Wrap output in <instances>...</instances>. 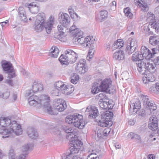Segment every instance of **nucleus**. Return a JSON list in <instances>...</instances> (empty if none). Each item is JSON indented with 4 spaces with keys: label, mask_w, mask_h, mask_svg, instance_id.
<instances>
[{
    "label": "nucleus",
    "mask_w": 159,
    "mask_h": 159,
    "mask_svg": "<svg viewBox=\"0 0 159 159\" xmlns=\"http://www.w3.org/2000/svg\"><path fill=\"white\" fill-rule=\"evenodd\" d=\"M59 20L60 25L57 26L60 34L57 38L62 42L67 40L66 36L70 34V16L66 13L60 12L59 14Z\"/></svg>",
    "instance_id": "nucleus-1"
},
{
    "label": "nucleus",
    "mask_w": 159,
    "mask_h": 159,
    "mask_svg": "<svg viewBox=\"0 0 159 159\" xmlns=\"http://www.w3.org/2000/svg\"><path fill=\"white\" fill-rule=\"evenodd\" d=\"M28 100L30 106L38 108L43 107L45 108L48 113L54 115L53 109L49 103L50 99L48 95L43 94L39 97L33 95L29 97Z\"/></svg>",
    "instance_id": "nucleus-2"
},
{
    "label": "nucleus",
    "mask_w": 159,
    "mask_h": 159,
    "mask_svg": "<svg viewBox=\"0 0 159 159\" xmlns=\"http://www.w3.org/2000/svg\"><path fill=\"white\" fill-rule=\"evenodd\" d=\"M136 66L139 72L142 75L145 74L146 70L152 74L155 72L157 69L156 65L153 62L146 59L137 61Z\"/></svg>",
    "instance_id": "nucleus-3"
},
{
    "label": "nucleus",
    "mask_w": 159,
    "mask_h": 159,
    "mask_svg": "<svg viewBox=\"0 0 159 159\" xmlns=\"http://www.w3.org/2000/svg\"><path fill=\"white\" fill-rule=\"evenodd\" d=\"M21 127V125L17 123L16 121H12L10 129H0V133L2 134L3 135V138H7L10 134L12 136L15 135H19L22 133Z\"/></svg>",
    "instance_id": "nucleus-4"
},
{
    "label": "nucleus",
    "mask_w": 159,
    "mask_h": 159,
    "mask_svg": "<svg viewBox=\"0 0 159 159\" xmlns=\"http://www.w3.org/2000/svg\"><path fill=\"white\" fill-rule=\"evenodd\" d=\"M113 115V113L111 112L106 111L103 113L101 115V119L98 120L96 119L98 125L102 127H106L111 125V120Z\"/></svg>",
    "instance_id": "nucleus-5"
},
{
    "label": "nucleus",
    "mask_w": 159,
    "mask_h": 159,
    "mask_svg": "<svg viewBox=\"0 0 159 159\" xmlns=\"http://www.w3.org/2000/svg\"><path fill=\"white\" fill-rule=\"evenodd\" d=\"M70 121L74 126L80 129L84 128L86 124L83 120V116L79 114L70 115Z\"/></svg>",
    "instance_id": "nucleus-6"
},
{
    "label": "nucleus",
    "mask_w": 159,
    "mask_h": 159,
    "mask_svg": "<svg viewBox=\"0 0 159 159\" xmlns=\"http://www.w3.org/2000/svg\"><path fill=\"white\" fill-rule=\"evenodd\" d=\"M112 81L110 79H105L101 81L99 85L101 92H105L111 93L115 91L111 85Z\"/></svg>",
    "instance_id": "nucleus-7"
},
{
    "label": "nucleus",
    "mask_w": 159,
    "mask_h": 159,
    "mask_svg": "<svg viewBox=\"0 0 159 159\" xmlns=\"http://www.w3.org/2000/svg\"><path fill=\"white\" fill-rule=\"evenodd\" d=\"M137 47V42L135 39H128L127 41V46L125 50L126 53L129 55L132 54L136 51Z\"/></svg>",
    "instance_id": "nucleus-8"
},
{
    "label": "nucleus",
    "mask_w": 159,
    "mask_h": 159,
    "mask_svg": "<svg viewBox=\"0 0 159 159\" xmlns=\"http://www.w3.org/2000/svg\"><path fill=\"white\" fill-rule=\"evenodd\" d=\"M12 65L9 62L3 61L2 62V66L3 70L8 72V78H13L15 76V72L12 66Z\"/></svg>",
    "instance_id": "nucleus-9"
},
{
    "label": "nucleus",
    "mask_w": 159,
    "mask_h": 159,
    "mask_svg": "<svg viewBox=\"0 0 159 159\" xmlns=\"http://www.w3.org/2000/svg\"><path fill=\"white\" fill-rule=\"evenodd\" d=\"M54 85L56 89L64 94L68 95L70 94L69 86L64 82L58 81L54 83Z\"/></svg>",
    "instance_id": "nucleus-10"
},
{
    "label": "nucleus",
    "mask_w": 159,
    "mask_h": 159,
    "mask_svg": "<svg viewBox=\"0 0 159 159\" xmlns=\"http://www.w3.org/2000/svg\"><path fill=\"white\" fill-rule=\"evenodd\" d=\"M141 97L143 101V106L145 108L149 109L150 111L152 110L153 111L156 110L157 107L156 104L153 101L149 100L148 96L142 95Z\"/></svg>",
    "instance_id": "nucleus-11"
},
{
    "label": "nucleus",
    "mask_w": 159,
    "mask_h": 159,
    "mask_svg": "<svg viewBox=\"0 0 159 159\" xmlns=\"http://www.w3.org/2000/svg\"><path fill=\"white\" fill-rule=\"evenodd\" d=\"M88 69V66L86 64V60L83 59H81L79 60L75 67L76 71L81 74L86 72Z\"/></svg>",
    "instance_id": "nucleus-12"
},
{
    "label": "nucleus",
    "mask_w": 159,
    "mask_h": 159,
    "mask_svg": "<svg viewBox=\"0 0 159 159\" xmlns=\"http://www.w3.org/2000/svg\"><path fill=\"white\" fill-rule=\"evenodd\" d=\"M151 16H149L148 19L150 20V22L148 25V30L150 31L151 29H153L155 32H158L159 31V25L158 22H157L155 19L154 14H152Z\"/></svg>",
    "instance_id": "nucleus-13"
},
{
    "label": "nucleus",
    "mask_w": 159,
    "mask_h": 159,
    "mask_svg": "<svg viewBox=\"0 0 159 159\" xmlns=\"http://www.w3.org/2000/svg\"><path fill=\"white\" fill-rule=\"evenodd\" d=\"M82 144L80 141L70 142V155L78 153L79 151L80 148L81 147Z\"/></svg>",
    "instance_id": "nucleus-14"
},
{
    "label": "nucleus",
    "mask_w": 159,
    "mask_h": 159,
    "mask_svg": "<svg viewBox=\"0 0 159 159\" xmlns=\"http://www.w3.org/2000/svg\"><path fill=\"white\" fill-rule=\"evenodd\" d=\"M158 121L155 116H152L150 117L149 121L148 127L152 131H155L158 128Z\"/></svg>",
    "instance_id": "nucleus-15"
},
{
    "label": "nucleus",
    "mask_w": 159,
    "mask_h": 159,
    "mask_svg": "<svg viewBox=\"0 0 159 159\" xmlns=\"http://www.w3.org/2000/svg\"><path fill=\"white\" fill-rule=\"evenodd\" d=\"M54 17L50 16L47 22L43 24L44 28L45 29L46 32L48 34H49L52 30V28L54 24Z\"/></svg>",
    "instance_id": "nucleus-16"
},
{
    "label": "nucleus",
    "mask_w": 159,
    "mask_h": 159,
    "mask_svg": "<svg viewBox=\"0 0 159 159\" xmlns=\"http://www.w3.org/2000/svg\"><path fill=\"white\" fill-rule=\"evenodd\" d=\"M55 105L56 109L60 112L62 111L66 108V103L61 99H57Z\"/></svg>",
    "instance_id": "nucleus-17"
},
{
    "label": "nucleus",
    "mask_w": 159,
    "mask_h": 159,
    "mask_svg": "<svg viewBox=\"0 0 159 159\" xmlns=\"http://www.w3.org/2000/svg\"><path fill=\"white\" fill-rule=\"evenodd\" d=\"M68 50L65 52V55H61L59 58V60L62 65H68L69 63V56L68 55L69 53Z\"/></svg>",
    "instance_id": "nucleus-18"
},
{
    "label": "nucleus",
    "mask_w": 159,
    "mask_h": 159,
    "mask_svg": "<svg viewBox=\"0 0 159 159\" xmlns=\"http://www.w3.org/2000/svg\"><path fill=\"white\" fill-rule=\"evenodd\" d=\"M86 112H89V116L96 118L98 114V110L94 107L88 106L86 108Z\"/></svg>",
    "instance_id": "nucleus-19"
},
{
    "label": "nucleus",
    "mask_w": 159,
    "mask_h": 159,
    "mask_svg": "<svg viewBox=\"0 0 159 159\" xmlns=\"http://www.w3.org/2000/svg\"><path fill=\"white\" fill-rule=\"evenodd\" d=\"M25 6L28 8L29 11L33 14L37 13L39 11V7L37 5L35 2H33L28 5H25Z\"/></svg>",
    "instance_id": "nucleus-20"
},
{
    "label": "nucleus",
    "mask_w": 159,
    "mask_h": 159,
    "mask_svg": "<svg viewBox=\"0 0 159 159\" xmlns=\"http://www.w3.org/2000/svg\"><path fill=\"white\" fill-rule=\"evenodd\" d=\"M18 15L20 19L22 21L26 22L27 20L25 11L24 8L22 7H20L18 9Z\"/></svg>",
    "instance_id": "nucleus-21"
},
{
    "label": "nucleus",
    "mask_w": 159,
    "mask_h": 159,
    "mask_svg": "<svg viewBox=\"0 0 159 159\" xmlns=\"http://www.w3.org/2000/svg\"><path fill=\"white\" fill-rule=\"evenodd\" d=\"M135 5L137 7H141V10L143 11H146L148 10V6L144 1V0H134Z\"/></svg>",
    "instance_id": "nucleus-22"
},
{
    "label": "nucleus",
    "mask_w": 159,
    "mask_h": 159,
    "mask_svg": "<svg viewBox=\"0 0 159 159\" xmlns=\"http://www.w3.org/2000/svg\"><path fill=\"white\" fill-rule=\"evenodd\" d=\"M99 105L100 107L107 110L112 109L113 106V104L110 103L108 100L102 102H99Z\"/></svg>",
    "instance_id": "nucleus-23"
},
{
    "label": "nucleus",
    "mask_w": 159,
    "mask_h": 159,
    "mask_svg": "<svg viewBox=\"0 0 159 159\" xmlns=\"http://www.w3.org/2000/svg\"><path fill=\"white\" fill-rule=\"evenodd\" d=\"M142 80L143 83L145 84H149V82H152L155 80V78L152 74H149L144 75L142 77Z\"/></svg>",
    "instance_id": "nucleus-24"
},
{
    "label": "nucleus",
    "mask_w": 159,
    "mask_h": 159,
    "mask_svg": "<svg viewBox=\"0 0 159 159\" xmlns=\"http://www.w3.org/2000/svg\"><path fill=\"white\" fill-rule=\"evenodd\" d=\"M12 121L8 117H2L0 118V126L3 127L8 126L12 125Z\"/></svg>",
    "instance_id": "nucleus-25"
},
{
    "label": "nucleus",
    "mask_w": 159,
    "mask_h": 159,
    "mask_svg": "<svg viewBox=\"0 0 159 159\" xmlns=\"http://www.w3.org/2000/svg\"><path fill=\"white\" fill-rule=\"evenodd\" d=\"M59 50L57 47L52 46L49 51V55L51 57L57 58L58 56Z\"/></svg>",
    "instance_id": "nucleus-26"
},
{
    "label": "nucleus",
    "mask_w": 159,
    "mask_h": 159,
    "mask_svg": "<svg viewBox=\"0 0 159 159\" xmlns=\"http://www.w3.org/2000/svg\"><path fill=\"white\" fill-rule=\"evenodd\" d=\"M113 57L116 60H122L125 58V55L123 51L120 50L115 52L113 54Z\"/></svg>",
    "instance_id": "nucleus-27"
},
{
    "label": "nucleus",
    "mask_w": 159,
    "mask_h": 159,
    "mask_svg": "<svg viewBox=\"0 0 159 159\" xmlns=\"http://www.w3.org/2000/svg\"><path fill=\"white\" fill-rule=\"evenodd\" d=\"M27 134L30 138L35 139L38 136V134L36 130L32 128H29L27 129Z\"/></svg>",
    "instance_id": "nucleus-28"
},
{
    "label": "nucleus",
    "mask_w": 159,
    "mask_h": 159,
    "mask_svg": "<svg viewBox=\"0 0 159 159\" xmlns=\"http://www.w3.org/2000/svg\"><path fill=\"white\" fill-rule=\"evenodd\" d=\"M78 131L76 129L70 130V142H76L80 141L78 139Z\"/></svg>",
    "instance_id": "nucleus-29"
},
{
    "label": "nucleus",
    "mask_w": 159,
    "mask_h": 159,
    "mask_svg": "<svg viewBox=\"0 0 159 159\" xmlns=\"http://www.w3.org/2000/svg\"><path fill=\"white\" fill-rule=\"evenodd\" d=\"M91 39L90 37L84 38L82 36L79 38V43L83 44L85 47L89 46L91 43Z\"/></svg>",
    "instance_id": "nucleus-30"
},
{
    "label": "nucleus",
    "mask_w": 159,
    "mask_h": 159,
    "mask_svg": "<svg viewBox=\"0 0 159 159\" xmlns=\"http://www.w3.org/2000/svg\"><path fill=\"white\" fill-rule=\"evenodd\" d=\"M45 18V14L43 13H39L35 17V22L44 23Z\"/></svg>",
    "instance_id": "nucleus-31"
},
{
    "label": "nucleus",
    "mask_w": 159,
    "mask_h": 159,
    "mask_svg": "<svg viewBox=\"0 0 159 159\" xmlns=\"http://www.w3.org/2000/svg\"><path fill=\"white\" fill-rule=\"evenodd\" d=\"M132 106L133 107L134 112H137L141 108V104L139 100L136 99L134 102L132 103Z\"/></svg>",
    "instance_id": "nucleus-32"
},
{
    "label": "nucleus",
    "mask_w": 159,
    "mask_h": 159,
    "mask_svg": "<svg viewBox=\"0 0 159 159\" xmlns=\"http://www.w3.org/2000/svg\"><path fill=\"white\" fill-rule=\"evenodd\" d=\"M78 58V54L72 50L70 49V64L75 63Z\"/></svg>",
    "instance_id": "nucleus-33"
},
{
    "label": "nucleus",
    "mask_w": 159,
    "mask_h": 159,
    "mask_svg": "<svg viewBox=\"0 0 159 159\" xmlns=\"http://www.w3.org/2000/svg\"><path fill=\"white\" fill-rule=\"evenodd\" d=\"M33 91L34 92H36L38 91H41L43 89V85L41 84H38L36 82L33 83L32 86Z\"/></svg>",
    "instance_id": "nucleus-34"
},
{
    "label": "nucleus",
    "mask_w": 159,
    "mask_h": 159,
    "mask_svg": "<svg viewBox=\"0 0 159 159\" xmlns=\"http://www.w3.org/2000/svg\"><path fill=\"white\" fill-rule=\"evenodd\" d=\"M149 43L153 45H155L159 42V37L158 36H153L150 37Z\"/></svg>",
    "instance_id": "nucleus-35"
},
{
    "label": "nucleus",
    "mask_w": 159,
    "mask_h": 159,
    "mask_svg": "<svg viewBox=\"0 0 159 159\" xmlns=\"http://www.w3.org/2000/svg\"><path fill=\"white\" fill-rule=\"evenodd\" d=\"M123 41L121 40V39H119L115 42L112 48L114 49L118 48H120L123 47Z\"/></svg>",
    "instance_id": "nucleus-36"
},
{
    "label": "nucleus",
    "mask_w": 159,
    "mask_h": 159,
    "mask_svg": "<svg viewBox=\"0 0 159 159\" xmlns=\"http://www.w3.org/2000/svg\"><path fill=\"white\" fill-rule=\"evenodd\" d=\"M43 24L35 21L34 25L35 30L37 32H40L42 31L44 28Z\"/></svg>",
    "instance_id": "nucleus-37"
},
{
    "label": "nucleus",
    "mask_w": 159,
    "mask_h": 159,
    "mask_svg": "<svg viewBox=\"0 0 159 159\" xmlns=\"http://www.w3.org/2000/svg\"><path fill=\"white\" fill-rule=\"evenodd\" d=\"M72 36L80 38V37L82 36L83 35V32L80 30H76L74 32H72L71 33Z\"/></svg>",
    "instance_id": "nucleus-38"
},
{
    "label": "nucleus",
    "mask_w": 159,
    "mask_h": 159,
    "mask_svg": "<svg viewBox=\"0 0 159 159\" xmlns=\"http://www.w3.org/2000/svg\"><path fill=\"white\" fill-rule=\"evenodd\" d=\"M96 98L99 99V102H102L108 100L107 97L104 93H100L99 95H96Z\"/></svg>",
    "instance_id": "nucleus-39"
},
{
    "label": "nucleus",
    "mask_w": 159,
    "mask_h": 159,
    "mask_svg": "<svg viewBox=\"0 0 159 159\" xmlns=\"http://www.w3.org/2000/svg\"><path fill=\"white\" fill-rule=\"evenodd\" d=\"M70 82L73 84H75L77 83V81L79 79V77L78 75L76 74H73L71 77Z\"/></svg>",
    "instance_id": "nucleus-40"
},
{
    "label": "nucleus",
    "mask_w": 159,
    "mask_h": 159,
    "mask_svg": "<svg viewBox=\"0 0 159 159\" xmlns=\"http://www.w3.org/2000/svg\"><path fill=\"white\" fill-rule=\"evenodd\" d=\"M108 16V12L106 10H102L100 11V19L104 20L106 19Z\"/></svg>",
    "instance_id": "nucleus-41"
},
{
    "label": "nucleus",
    "mask_w": 159,
    "mask_h": 159,
    "mask_svg": "<svg viewBox=\"0 0 159 159\" xmlns=\"http://www.w3.org/2000/svg\"><path fill=\"white\" fill-rule=\"evenodd\" d=\"M8 157L9 159H17V157H16L14 149H11L9 150Z\"/></svg>",
    "instance_id": "nucleus-42"
},
{
    "label": "nucleus",
    "mask_w": 159,
    "mask_h": 159,
    "mask_svg": "<svg viewBox=\"0 0 159 159\" xmlns=\"http://www.w3.org/2000/svg\"><path fill=\"white\" fill-rule=\"evenodd\" d=\"M100 91H101V89H100L99 86H98L96 84L93 86L91 91L92 93L95 94Z\"/></svg>",
    "instance_id": "nucleus-43"
},
{
    "label": "nucleus",
    "mask_w": 159,
    "mask_h": 159,
    "mask_svg": "<svg viewBox=\"0 0 159 159\" xmlns=\"http://www.w3.org/2000/svg\"><path fill=\"white\" fill-rule=\"evenodd\" d=\"M63 131L65 132L67 134V135H66V138L68 140L69 139V136L70 135V127L69 126H66L65 125H64L62 126V128Z\"/></svg>",
    "instance_id": "nucleus-44"
},
{
    "label": "nucleus",
    "mask_w": 159,
    "mask_h": 159,
    "mask_svg": "<svg viewBox=\"0 0 159 159\" xmlns=\"http://www.w3.org/2000/svg\"><path fill=\"white\" fill-rule=\"evenodd\" d=\"M128 136L131 137V139H135L137 140H139L140 139V137L139 135L133 132L129 133Z\"/></svg>",
    "instance_id": "nucleus-45"
},
{
    "label": "nucleus",
    "mask_w": 159,
    "mask_h": 159,
    "mask_svg": "<svg viewBox=\"0 0 159 159\" xmlns=\"http://www.w3.org/2000/svg\"><path fill=\"white\" fill-rule=\"evenodd\" d=\"M124 12L126 16L130 18H131L132 14L130 12V10L129 8L127 7L125 8L124 10Z\"/></svg>",
    "instance_id": "nucleus-46"
},
{
    "label": "nucleus",
    "mask_w": 159,
    "mask_h": 159,
    "mask_svg": "<svg viewBox=\"0 0 159 159\" xmlns=\"http://www.w3.org/2000/svg\"><path fill=\"white\" fill-rule=\"evenodd\" d=\"M141 53L142 54V56H143V57L146 55L147 52H148L150 50L145 47L143 46L141 47Z\"/></svg>",
    "instance_id": "nucleus-47"
},
{
    "label": "nucleus",
    "mask_w": 159,
    "mask_h": 159,
    "mask_svg": "<svg viewBox=\"0 0 159 159\" xmlns=\"http://www.w3.org/2000/svg\"><path fill=\"white\" fill-rule=\"evenodd\" d=\"M94 51V50L89 49L87 57V59L88 60L90 61V59L92 58Z\"/></svg>",
    "instance_id": "nucleus-48"
},
{
    "label": "nucleus",
    "mask_w": 159,
    "mask_h": 159,
    "mask_svg": "<svg viewBox=\"0 0 159 159\" xmlns=\"http://www.w3.org/2000/svg\"><path fill=\"white\" fill-rule=\"evenodd\" d=\"M70 16L72 19H76L78 17L77 14L75 12L74 10L70 8Z\"/></svg>",
    "instance_id": "nucleus-49"
},
{
    "label": "nucleus",
    "mask_w": 159,
    "mask_h": 159,
    "mask_svg": "<svg viewBox=\"0 0 159 159\" xmlns=\"http://www.w3.org/2000/svg\"><path fill=\"white\" fill-rule=\"evenodd\" d=\"M143 59H146L147 60H150L151 58L153 57V54H152L150 50L148 52H147L146 56H144Z\"/></svg>",
    "instance_id": "nucleus-50"
},
{
    "label": "nucleus",
    "mask_w": 159,
    "mask_h": 159,
    "mask_svg": "<svg viewBox=\"0 0 159 159\" xmlns=\"http://www.w3.org/2000/svg\"><path fill=\"white\" fill-rule=\"evenodd\" d=\"M60 91L56 88L51 91L50 93L53 96H58L60 93Z\"/></svg>",
    "instance_id": "nucleus-51"
},
{
    "label": "nucleus",
    "mask_w": 159,
    "mask_h": 159,
    "mask_svg": "<svg viewBox=\"0 0 159 159\" xmlns=\"http://www.w3.org/2000/svg\"><path fill=\"white\" fill-rule=\"evenodd\" d=\"M139 54V52H136L134 54H133L132 55L131 60L133 61H135L136 62V61H139L138 60V55Z\"/></svg>",
    "instance_id": "nucleus-52"
},
{
    "label": "nucleus",
    "mask_w": 159,
    "mask_h": 159,
    "mask_svg": "<svg viewBox=\"0 0 159 159\" xmlns=\"http://www.w3.org/2000/svg\"><path fill=\"white\" fill-rule=\"evenodd\" d=\"M89 159H95L97 157H99L94 152V151L93 150L92 152L88 156Z\"/></svg>",
    "instance_id": "nucleus-53"
},
{
    "label": "nucleus",
    "mask_w": 159,
    "mask_h": 159,
    "mask_svg": "<svg viewBox=\"0 0 159 159\" xmlns=\"http://www.w3.org/2000/svg\"><path fill=\"white\" fill-rule=\"evenodd\" d=\"M111 131L110 129L107 128L104 129L103 130H102L103 135L104 136H107L110 133Z\"/></svg>",
    "instance_id": "nucleus-54"
},
{
    "label": "nucleus",
    "mask_w": 159,
    "mask_h": 159,
    "mask_svg": "<svg viewBox=\"0 0 159 159\" xmlns=\"http://www.w3.org/2000/svg\"><path fill=\"white\" fill-rule=\"evenodd\" d=\"M10 95V93L9 92H6L3 93H1V98L3 99H7Z\"/></svg>",
    "instance_id": "nucleus-55"
},
{
    "label": "nucleus",
    "mask_w": 159,
    "mask_h": 159,
    "mask_svg": "<svg viewBox=\"0 0 159 159\" xmlns=\"http://www.w3.org/2000/svg\"><path fill=\"white\" fill-rule=\"evenodd\" d=\"M97 136L98 138H103L104 136L103 135L102 130L101 129H98L97 132Z\"/></svg>",
    "instance_id": "nucleus-56"
},
{
    "label": "nucleus",
    "mask_w": 159,
    "mask_h": 159,
    "mask_svg": "<svg viewBox=\"0 0 159 159\" xmlns=\"http://www.w3.org/2000/svg\"><path fill=\"white\" fill-rule=\"evenodd\" d=\"M31 146L30 144H27L25 145L23 147V151H29L30 149V148Z\"/></svg>",
    "instance_id": "nucleus-57"
},
{
    "label": "nucleus",
    "mask_w": 159,
    "mask_h": 159,
    "mask_svg": "<svg viewBox=\"0 0 159 159\" xmlns=\"http://www.w3.org/2000/svg\"><path fill=\"white\" fill-rule=\"evenodd\" d=\"M72 41L74 44H76L79 43V38L73 36Z\"/></svg>",
    "instance_id": "nucleus-58"
},
{
    "label": "nucleus",
    "mask_w": 159,
    "mask_h": 159,
    "mask_svg": "<svg viewBox=\"0 0 159 159\" xmlns=\"http://www.w3.org/2000/svg\"><path fill=\"white\" fill-rule=\"evenodd\" d=\"M79 29H77L76 26L75 24L74 23L73 25L70 28V33H72V32H74L76 30H78Z\"/></svg>",
    "instance_id": "nucleus-59"
},
{
    "label": "nucleus",
    "mask_w": 159,
    "mask_h": 159,
    "mask_svg": "<svg viewBox=\"0 0 159 159\" xmlns=\"http://www.w3.org/2000/svg\"><path fill=\"white\" fill-rule=\"evenodd\" d=\"M93 41L91 40V43L89 44V46H87L88 48H89V49H93L94 50V46L93 44V43H94V41L93 43H92Z\"/></svg>",
    "instance_id": "nucleus-60"
},
{
    "label": "nucleus",
    "mask_w": 159,
    "mask_h": 159,
    "mask_svg": "<svg viewBox=\"0 0 159 159\" xmlns=\"http://www.w3.org/2000/svg\"><path fill=\"white\" fill-rule=\"evenodd\" d=\"M155 90L157 91V93H159V83H157L155 84L154 85Z\"/></svg>",
    "instance_id": "nucleus-61"
},
{
    "label": "nucleus",
    "mask_w": 159,
    "mask_h": 159,
    "mask_svg": "<svg viewBox=\"0 0 159 159\" xmlns=\"http://www.w3.org/2000/svg\"><path fill=\"white\" fill-rule=\"evenodd\" d=\"M21 72L22 73V74L25 76H27L29 74V73L28 71H26L25 70L23 69L22 70Z\"/></svg>",
    "instance_id": "nucleus-62"
},
{
    "label": "nucleus",
    "mask_w": 159,
    "mask_h": 159,
    "mask_svg": "<svg viewBox=\"0 0 159 159\" xmlns=\"http://www.w3.org/2000/svg\"><path fill=\"white\" fill-rule=\"evenodd\" d=\"M25 158V156L24 154H21L17 157V159H26Z\"/></svg>",
    "instance_id": "nucleus-63"
},
{
    "label": "nucleus",
    "mask_w": 159,
    "mask_h": 159,
    "mask_svg": "<svg viewBox=\"0 0 159 159\" xmlns=\"http://www.w3.org/2000/svg\"><path fill=\"white\" fill-rule=\"evenodd\" d=\"M62 159H70V154H64L62 157Z\"/></svg>",
    "instance_id": "nucleus-64"
}]
</instances>
